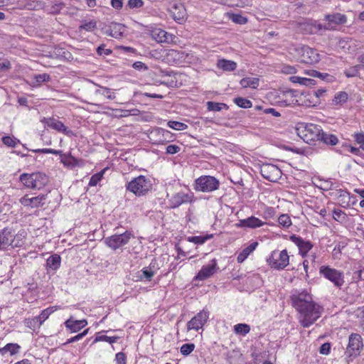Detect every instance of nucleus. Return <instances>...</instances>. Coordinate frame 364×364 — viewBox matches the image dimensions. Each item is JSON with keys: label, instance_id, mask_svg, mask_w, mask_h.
<instances>
[{"label": "nucleus", "instance_id": "35", "mask_svg": "<svg viewBox=\"0 0 364 364\" xmlns=\"http://www.w3.org/2000/svg\"><path fill=\"white\" fill-rule=\"evenodd\" d=\"M234 102L240 107L250 108L252 103L250 100L243 97H236L234 99Z\"/></svg>", "mask_w": 364, "mask_h": 364}, {"label": "nucleus", "instance_id": "19", "mask_svg": "<svg viewBox=\"0 0 364 364\" xmlns=\"http://www.w3.org/2000/svg\"><path fill=\"white\" fill-rule=\"evenodd\" d=\"M41 122H44L48 127L55 129L65 134L69 135L70 134L72 133V132L69 130L63 124V122L54 118H43V119H42Z\"/></svg>", "mask_w": 364, "mask_h": 364}, {"label": "nucleus", "instance_id": "31", "mask_svg": "<svg viewBox=\"0 0 364 364\" xmlns=\"http://www.w3.org/2000/svg\"><path fill=\"white\" fill-rule=\"evenodd\" d=\"M20 349V346L16 343H8L4 347L0 348V354L4 355L7 352H10L11 355L16 354Z\"/></svg>", "mask_w": 364, "mask_h": 364}, {"label": "nucleus", "instance_id": "14", "mask_svg": "<svg viewBox=\"0 0 364 364\" xmlns=\"http://www.w3.org/2000/svg\"><path fill=\"white\" fill-rule=\"evenodd\" d=\"M194 195L192 192L183 193L178 192L169 199V205L172 208H176L183 203H191L193 200Z\"/></svg>", "mask_w": 364, "mask_h": 364}, {"label": "nucleus", "instance_id": "36", "mask_svg": "<svg viewBox=\"0 0 364 364\" xmlns=\"http://www.w3.org/2000/svg\"><path fill=\"white\" fill-rule=\"evenodd\" d=\"M119 339V337L118 336H105V335H102V336H97L93 341V343H97L98 341H106V342H108L109 343H116L117 341V340Z\"/></svg>", "mask_w": 364, "mask_h": 364}, {"label": "nucleus", "instance_id": "43", "mask_svg": "<svg viewBox=\"0 0 364 364\" xmlns=\"http://www.w3.org/2000/svg\"><path fill=\"white\" fill-rule=\"evenodd\" d=\"M96 21H85L82 22V24L80 26L79 28L80 30H85L87 31H92L96 28Z\"/></svg>", "mask_w": 364, "mask_h": 364}, {"label": "nucleus", "instance_id": "39", "mask_svg": "<svg viewBox=\"0 0 364 364\" xmlns=\"http://www.w3.org/2000/svg\"><path fill=\"white\" fill-rule=\"evenodd\" d=\"M195 349L193 343H185L180 349L181 353L185 356L190 355Z\"/></svg>", "mask_w": 364, "mask_h": 364}, {"label": "nucleus", "instance_id": "47", "mask_svg": "<svg viewBox=\"0 0 364 364\" xmlns=\"http://www.w3.org/2000/svg\"><path fill=\"white\" fill-rule=\"evenodd\" d=\"M360 66L355 65L345 70L344 74L348 77H355L358 74Z\"/></svg>", "mask_w": 364, "mask_h": 364}, {"label": "nucleus", "instance_id": "62", "mask_svg": "<svg viewBox=\"0 0 364 364\" xmlns=\"http://www.w3.org/2000/svg\"><path fill=\"white\" fill-rule=\"evenodd\" d=\"M111 5L116 9H119L123 6V0H111Z\"/></svg>", "mask_w": 364, "mask_h": 364}, {"label": "nucleus", "instance_id": "50", "mask_svg": "<svg viewBox=\"0 0 364 364\" xmlns=\"http://www.w3.org/2000/svg\"><path fill=\"white\" fill-rule=\"evenodd\" d=\"M144 1L142 0H129L128 6L130 9H138L142 7Z\"/></svg>", "mask_w": 364, "mask_h": 364}, {"label": "nucleus", "instance_id": "6", "mask_svg": "<svg viewBox=\"0 0 364 364\" xmlns=\"http://www.w3.org/2000/svg\"><path fill=\"white\" fill-rule=\"evenodd\" d=\"M219 181L211 176H201L195 181V190L201 192H212L218 190Z\"/></svg>", "mask_w": 364, "mask_h": 364}, {"label": "nucleus", "instance_id": "9", "mask_svg": "<svg viewBox=\"0 0 364 364\" xmlns=\"http://www.w3.org/2000/svg\"><path fill=\"white\" fill-rule=\"evenodd\" d=\"M23 242L17 237H14L11 228H4L0 231V250H5L9 246L18 247Z\"/></svg>", "mask_w": 364, "mask_h": 364}, {"label": "nucleus", "instance_id": "24", "mask_svg": "<svg viewBox=\"0 0 364 364\" xmlns=\"http://www.w3.org/2000/svg\"><path fill=\"white\" fill-rule=\"evenodd\" d=\"M217 68L223 71H234L237 68V63L233 60L219 59L217 62Z\"/></svg>", "mask_w": 364, "mask_h": 364}, {"label": "nucleus", "instance_id": "38", "mask_svg": "<svg viewBox=\"0 0 364 364\" xmlns=\"http://www.w3.org/2000/svg\"><path fill=\"white\" fill-rule=\"evenodd\" d=\"M168 126L171 129L178 131L185 130L188 127L186 124L176 121H169L168 122Z\"/></svg>", "mask_w": 364, "mask_h": 364}, {"label": "nucleus", "instance_id": "1", "mask_svg": "<svg viewBox=\"0 0 364 364\" xmlns=\"http://www.w3.org/2000/svg\"><path fill=\"white\" fill-rule=\"evenodd\" d=\"M292 306L299 312L301 326L308 328L321 317L323 308L313 301L311 294L307 291H295L291 296Z\"/></svg>", "mask_w": 364, "mask_h": 364}, {"label": "nucleus", "instance_id": "23", "mask_svg": "<svg viewBox=\"0 0 364 364\" xmlns=\"http://www.w3.org/2000/svg\"><path fill=\"white\" fill-rule=\"evenodd\" d=\"M58 309L57 306H50L44 310H43L41 314L38 316H36L33 318V322L38 323V327H40L43 324V323L49 317V316L56 311Z\"/></svg>", "mask_w": 364, "mask_h": 364}, {"label": "nucleus", "instance_id": "27", "mask_svg": "<svg viewBox=\"0 0 364 364\" xmlns=\"http://www.w3.org/2000/svg\"><path fill=\"white\" fill-rule=\"evenodd\" d=\"M325 19L328 22L333 23L335 24H343L347 21L346 16L340 13L328 14L325 16Z\"/></svg>", "mask_w": 364, "mask_h": 364}, {"label": "nucleus", "instance_id": "11", "mask_svg": "<svg viewBox=\"0 0 364 364\" xmlns=\"http://www.w3.org/2000/svg\"><path fill=\"white\" fill-rule=\"evenodd\" d=\"M260 173L264 178L272 182H276L282 177L281 170L271 164H262L260 167Z\"/></svg>", "mask_w": 364, "mask_h": 364}, {"label": "nucleus", "instance_id": "28", "mask_svg": "<svg viewBox=\"0 0 364 364\" xmlns=\"http://www.w3.org/2000/svg\"><path fill=\"white\" fill-rule=\"evenodd\" d=\"M152 38L159 43L168 42L169 34L161 29H155L151 32Z\"/></svg>", "mask_w": 364, "mask_h": 364}, {"label": "nucleus", "instance_id": "44", "mask_svg": "<svg viewBox=\"0 0 364 364\" xmlns=\"http://www.w3.org/2000/svg\"><path fill=\"white\" fill-rule=\"evenodd\" d=\"M96 94L106 95L107 99L114 100L115 98L114 94L111 93L110 89L108 87H100V89H98L95 91Z\"/></svg>", "mask_w": 364, "mask_h": 364}, {"label": "nucleus", "instance_id": "48", "mask_svg": "<svg viewBox=\"0 0 364 364\" xmlns=\"http://www.w3.org/2000/svg\"><path fill=\"white\" fill-rule=\"evenodd\" d=\"M348 100V94L346 92H340L335 95L334 101L336 103H342Z\"/></svg>", "mask_w": 364, "mask_h": 364}, {"label": "nucleus", "instance_id": "2", "mask_svg": "<svg viewBox=\"0 0 364 364\" xmlns=\"http://www.w3.org/2000/svg\"><path fill=\"white\" fill-rule=\"evenodd\" d=\"M295 129L296 134L309 144L318 141L322 130L318 125L306 123L298 124Z\"/></svg>", "mask_w": 364, "mask_h": 364}, {"label": "nucleus", "instance_id": "17", "mask_svg": "<svg viewBox=\"0 0 364 364\" xmlns=\"http://www.w3.org/2000/svg\"><path fill=\"white\" fill-rule=\"evenodd\" d=\"M290 240L299 247V253L302 257H305L308 252L313 247V245L311 242L304 240L303 238L296 235H291Z\"/></svg>", "mask_w": 364, "mask_h": 364}, {"label": "nucleus", "instance_id": "51", "mask_svg": "<svg viewBox=\"0 0 364 364\" xmlns=\"http://www.w3.org/2000/svg\"><path fill=\"white\" fill-rule=\"evenodd\" d=\"M32 151L41 154H53L55 155L59 154L61 152L60 151H58L53 149H38L32 150Z\"/></svg>", "mask_w": 364, "mask_h": 364}, {"label": "nucleus", "instance_id": "26", "mask_svg": "<svg viewBox=\"0 0 364 364\" xmlns=\"http://www.w3.org/2000/svg\"><path fill=\"white\" fill-rule=\"evenodd\" d=\"M258 245L257 242H254L251 243L249 246L245 247L237 256V261L239 263L243 262L245 259L249 256V255L252 252L257 246Z\"/></svg>", "mask_w": 364, "mask_h": 364}, {"label": "nucleus", "instance_id": "46", "mask_svg": "<svg viewBox=\"0 0 364 364\" xmlns=\"http://www.w3.org/2000/svg\"><path fill=\"white\" fill-rule=\"evenodd\" d=\"M336 196H338V198H341L343 203L348 205L350 199V193L348 191L341 189L336 190Z\"/></svg>", "mask_w": 364, "mask_h": 364}, {"label": "nucleus", "instance_id": "13", "mask_svg": "<svg viewBox=\"0 0 364 364\" xmlns=\"http://www.w3.org/2000/svg\"><path fill=\"white\" fill-rule=\"evenodd\" d=\"M208 316L209 312L208 311L203 309V311H200L188 322V330H199L206 323Z\"/></svg>", "mask_w": 364, "mask_h": 364}, {"label": "nucleus", "instance_id": "56", "mask_svg": "<svg viewBox=\"0 0 364 364\" xmlns=\"http://www.w3.org/2000/svg\"><path fill=\"white\" fill-rule=\"evenodd\" d=\"M289 80L293 83H299L300 85H305V83L306 82V77H301L298 76H291L289 77Z\"/></svg>", "mask_w": 364, "mask_h": 364}, {"label": "nucleus", "instance_id": "52", "mask_svg": "<svg viewBox=\"0 0 364 364\" xmlns=\"http://www.w3.org/2000/svg\"><path fill=\"white\" fill-rule=\"evenodd\" d=\"M88 330H89V329H86V330H85L82 333H79V334L76 335L75 336H73V337H72V338H69V339L67 341L66 343H74V342H75V341H77L80 340V339H81V338H82L85 336H86V335H87V332H88Z\"/></svg>", "mask_w": 364, "mask_h": 364}, {"label": "nucleus", "instance_id": "41", "mask_svg": "<svg viewBox=\"0 0 364 364\" xmlns=\"http://www.w3.org/2000/svg\"><path fill=\"white\" fill-rule=\"evenodd\" d=\"M41 6V2L37 0H29L23 6V8L28 10H36Z\"/></svg>", "mask_w": 364, "mask_h": 364}, {"label": "nucleus", "instance_id": "29", "mask_svg": "<svg viewBox=\"0 0 364 364\" xmlns=\"http://www.w3.org/2000/svg\"><path fill=\"white\" fill-rule=\"evenodd\" d=\"M60 257L58 255H53L47 259V267L53 270H56L60 265Z\"/></svg>", "mask_w": 364, "mask_h": 364}, {"label": "nucleus", "instance_id": "10", "mask_svg": "<svg viewBox=\"0 0 364 364\" xmlns=\"http://www.w3.org/2000/svg\"><path fill=\"white\" fill-rule=\"evenodd\" d=\"M319 272L337 287L340 288L344 284L343 273L336 269L331 268L328 266H321Z\"/></svg>", "mask_w": 364, "mask_h": 364}, {"label": "nucleus", "instance_id": "21", "mask_svg": "<svg viewBox=\"0 0 364 364\" xmlns=\"http://www.w3.org/2000/svg\"><path fill=\"white\" fill-rule=\"evenodd\" d=\"M87 322L85 319L82 320H73V317H70L65 322V326L67 328H68L72 333H75L81 330L85 326H87Z\"/></svg>", "mask_w": 364, "mask_h": 364}, {"label": "nucleus", "instance_id": "30", "mask_svg": "<svg viewBox=\"0 0 364 364\" xmlns=\"http://www.w3.org/2000/svg\"><path fill=\"white\" fill-rule=\"evenodd\" d=\"M240 85L244 87L257 88L259 85V79L257 77H244L240 82Z\"/></svg>", "mask_w": 364, "mask_h": 364}, {"label": "nucleus", "instance_id": "58", "mask_svg": "<svg viewBox=\"0 0 364 364\" xmlns=\"http://www.w3.org/2000/svg\"><path fill=\"white\" fill-rule=\"evenodd\" d=\"M232 21L240 23V24H243L247 22L246 18H245L240 15H237V14H233L232 17Z\"/></svg>", "mask_w": 364, "mask_h": 364}, {"label": "nucleus", "instance_id": "15", "mask_svg": "<svg viewBox=\"0 0 364 364\" xmlns=\"http://www.w3.org/2000/svg\"><path fill=\"white\" fill-rule=\"evenodd\" d=\"M168 11L174 21L179 23L184 22L187 18L186 10L183 4L180 2H176L171 4L168 9Z\"/></svg>", "mask_w": 364, "mask_h": 364}, {"label": "nucleus", "instance_id": "12", "mask_svg": "<svg viewBox=\"0 0 364 364\" xmlns=\"http://www.w3.org/2000/svg\"><path fill=\"white\" fill-rule=\"evenodd\" d=\"M363 348V339L360 335L352 333L349 336V342L346 348V353L350 357H355L360 353Z\"/></svg>", "mask_w": 364, "mask_h": 364}, {"label": "nucleus", "instance_id": "59", "mask_svg": "<svg viewBox=\"0 0 364 364\" xmlns=\"http://www.w3.org/2000/svg\"><path fill=\"white\" fill-rule=\"evenodd\" d=\"M132 67L137 70H146L148 67L142 62L137 61L133 63Z\"/></svg>", "mask_w": 364, "mask_h": 364}, {"label": "nucleus", "instance_id": "22", "mask_svg": "<svg viewBox=\"0 0 364 364\" xmlns=\"http://www.w3.org/2000/svg\"><path fill=\"white\" fill-rule=\"evenodd\" d=\"M124 31V27L120 23H112L105 33L113 38H120Z\"/></svg>", "mask_w": 364, "mask_h": 364}, {"label": "nucleus", "instance_id": "25", "mask_svg": "<svg viewBox=\"0 0 364 364\" xmlns=\"http://www.w3.org/2000/svg\"><path fill=\"white\" fill-rule=\"evenodd\" d=\"M318 141H323L327 145L334 146L338 144V139L336 135L324 132L321 130V134Z\"/></svg>", "mask_w": 364, "mask_h": 364}, {"label": "nucleus", "instance_id": "55", "mask_svg": "<svg viewBox=\"0 0 364 364\" xmlns=\"http://www.w3.org/2000/svg\"><path fill=\"white\" fill-rule=\"evenodd\" d=\"M331 350V345L329 343H325L321 345L319 353L323 355H328Z\"/></svg>", "mask_w": 364, "mask_h": 364}, {"label": "nucleus", "instance_id": "4", "mask_svg": "<svg viewBox=\"0 0 364 364\" xmlns=\"http://www.w3.org/2000/svg\"><path fill=\"white\" fill-rule=\"evenodd\" d=\"M126 187L136 196H141L145 195L151 188V183L145 176H139L129 182Z\"/></svg>", "mask_w": 364, "mask_h": 364}, {"label": "nucleus", "instance_id": "61", "mask_svg": "<svg viewBox=\"0 0 364 364\" xmlns=\"http://www.w3.org/2000/svg\"><path fill=\"white\" fill-rule=\"evenodd\" d=\"M346 214L339 209H336L333 210V218L335 220H339L341 218H344Z\"/></svg>", "mask_w": 364, "mask_h": 364}, {"label": "nucleus", "instance_id": "37", "mask_svg": "<svg viewBox=\"0 0 364 364\" xmlns=\"http://www.w3.org/2000/svg\"><path fill=\"white\" fill-rule=\"evenodd\" d=\"M306 73L311 77H318L321 78V80H328V77H332V76H331L328 73H322L314 70H307L306 71Z\"/></svg>", "mask_w": 364, "mask_h": 364}, {"label": "nucleus", "instance_id": "42", "mask_svg": "<svg viewBox=\"0 0 364 364\" xmlns=\"http://www.w3.org/2000/svg\"><path fill=\"white\" fill-rule=\"evenodd\" d=\"M2 141L4 144L9 147H15L17 143L20 142L18 139L11 137L9 136H4L2 138Z\"/></svg>", "mask_w": 364, "mask_h": 364}, {"label": "nucleus", "instance_id": "34", "mask_svg": "<svg viewBox=\"0 0 364 364\" xmlns=\"http://www.w3.org/2000/svg\"><path fill=\"white\" fill-rule=\"evenodd\" d=\"M213 237V235H206L205 236H191L188 237V241L195 244L201 245L205 241Z\"/></svg>", "mask_w": 364, "mask_h": 364}, {"label": "nucleus", "instance_id": "57", "mask_svg": "<svg viewBox=\"0 0 364 364\" xmlns=\"http://www.w3.org/2000/svg\"><path fill=\"white\" fill-rule=\"evenodd\" d=\"M180 151V147L175 144L168 145L166 147V153L169 154H174Z\"/></svg>", "mask_w": 364, "mask_h": 364}, {"label": "nucleus", "instance_id": "54", "mask_svg": "<svg viewBox=\"0 0 364 364\" xmlns=\"http://www.w3.org/2000/svg\"><path fill=\"white\" fill-rule=\"evenodd\" d=\"M126 355L122 352L117 353L115 355V360L117 364H126Z\"/></svg>", "mask_w": 364, "mask_h": 364}, {"label": "nucleus", "instance_id": "40", "mask_svg": "<svg viewBox=\"0 0 364 364\" xmlns=\"http://www.w3.org/2000/svg\"><path fill=\"white\" fill-rule=\"evenodd\" d=\"M278 223L284 228H289L291 225V220L287 214L281 215L278 218Z\"/></svg>", "mask_w": 364, "mask_h": 364}, {"label": "nucleus", "instance_id": "7", "mask_svg": "<svg viewBox=\"0 0 364 364\" xmlns=\"http://www.w3.org/2000/svg\"><path fill=\"white\" fill-rule=\"evenodd\" d=\"M289 257L286 250L282 251L274 250L267 262L272 268L283 269L289 264Z\"/></svg>", "mask_w": 364, "mask_h": 364}, {"label": "nucleus", "instance_id": "32", "mask_svg": "<svg viewBox=\"0 0 364 364\" xmlns=\"http://www.w3.org/2000/svg\"><path fill=\"white\" fill-rule=\"evenodd\" d=\"M207 109L209 111L220 112L223 109H228V106L225 103L215 102L209 101L207 102Z\"/></svg>", "mask_w": 364, "mask_h": 364}, {"label": "nucleus", "instance_id": "18", "mask_svg": "<svg viewBox=\"0 0 364 364\" xmlns=\"http://www.w3.org/2000/svg\"><path fill=\"white\" fill-rule=\"evenodd\" d=\"M264 224L265 223L262 222L260 219L255 216H250L246 219L240 220L236 226L237 228L255 229L262 227Z\"/></svg>", "mask_w": 364, "mask_h": 364}, {"label": "nucleus", "instance_id": "60", "mask_svg": "<svg viewBox=\"0 0 364 364\" xmlns=\"http://www.w3.org/2000/svg\"><path fill=\"white\" fill-rule=\"evenodd\" d=\"M97 53L99 55H102L103 54L106 55H109L112 51L110 49H105V46L104 45H100L97 48Z\"/></svg>", "mask_w": 364, "mask_h": 364}, {"label": "nucleus", "instance_id": "33", "mask_svg": "<svg viewBox=\"0 0 364 364\" xmlns=\"http://www.w3.org/2000/svg\"><path fill=\"white\" fill-rule=\"evenodd\" d=\"M234 331L236 334L245 336L250 331V326L246 323H238L234 326Z\"/></svg>", "mask_w": 364, "mask_h": 364}, {"label": "nucleus", "instance_id": "63", "mask_svg": "<svg viewBox=\"0 0 364 364\" xmlns=\"http://www.w3.org/2000/svg\"><path fill=\"white\" fill-rule=\"evenodd\" d=\"M355 140L358 144H363L364 143V133H357L355 134Z\"/></svg>", "mask_w": 364, "mask_h": 364}, {"label": "nucleus", "instance_id": "45", "mask_svg": "<svg viewBox=\"0 0 364 364\" xmlns=\"http://www.w3.org/2000/svg\"><path fill=\"white\" fill-rule=\"evenodd\" d=\"M105 171V170L104 169L102 171H100L96 174H94L90 180L89 185L90 186H96L102 178V176H103Z\"/></svg>", "mask_w": 364, "mask_h": 364}, {"label": "nucleus", "instance_id": "8", "mask_svg": "<svg viewBox=\"0 0 364 364\" xmlns=\"http://www.w3.org/2000/svg\"><path fill=\"white\" fill-rule=\"evenodd\" d=\"M133 235L131 232L126 231L122 234H115L105 239V244L111 249H117L127 245Z\"/></svg>", "mask_w": 364, "mask_h": 364}, {"label": "nucleus", "instance_id": "3", "mask_svg": "<svg viewBox=\"0 0 364 364\" xmlns=\"http://www.w3.org/2000/svg\"><path fill=\"white\" fill-rule=\"evenodd\" d=\"M19 180L26 188L38 190L43 188L49 181L48 177L42 172L22 173Z\"/></svg>", "mask_w": 364, "mask_h": 364}, {"label": "nucleus", "instance_id": "49", "mask_svg": "<svg viewBox=\"0 0 364 364\" xmlns=\"http://www.w3.org/2000/svg\"><path fill=\"white\" fill-rule=\"evenodd\" d=\"M142 274L141 276V279H146L147 280H151L152 277L154 274V272L149 268V267H145L142 270Z\"/></svg>", "mask_w": 364, "mask_h": 364}, {"label": "nucleus", "instance_id": "5", "mask_svg": "<svg viewBox=\"0 0 364 364\" xmlns=\"http://www.w3.org/2000/svg\"><path fill=\"white\" fill-rule=\"evenodd\" d=\"M296 51L298 55V60L300 63L315 64L318 63L321 60L318 53L309 46H302L297 47Z\"/></svg>", "mask_w": 364, "mask_h": 364}, {"label": "nucleus", "instance_id": "16", "mask_svg": "<svg viewBox=\"0 0 364 364\" xmlns=\"http://www.w3.org/2000/svg\"><path fill=\"white\" fill-rule=\"evenodd\" d=\"M45 195H39L32 198H30L28 195H25L20 199V203L26 207L34 208L43 206L45 204Z\"/></svg>", "mask_w": 364, "mask_h": 364}, {"label": "nucleus", "instance_id": "64", "mask_svg": "<svg viewBox=\"0 0 364 364\" xmlns=\"http://www.w3.org/2000/svg\"><path fill=\"white\" fill-rule=\"evenodd\" d=\"M167 55H168V57H171L173 59H176V58L179 57L180 53H179L178 51H177L176 50H171L168 51Z\"/></svg>", "mask_w": 364, "mask_h": 364}, {"label": "nucleus", "instance_id": "20", "mask_svg": "<svg viewBox=\"0 0 364 364\" xmlns=\"http://www.w3.org/2000/svg\"><path fill=\"white\" fill-rule=\"evenodd\" d=\"M217 263L216 260L214 259L211 261L210 264H208L203 266L202 269L199 271V272L196 276V279L198 280H205L210 277L213 274L215 269L216 268Z\"/></svg>", "mask_w": 364, "mask_h": 364}, {"label": "nucleus", "instance_id": "53", "mask_svg": "<svg viewBox=\"0 0 364 364\" xmlns=\"http://www.w3.org/2000/svg\"><path fill=\"white\" fill-rule=\"evenodd\" d=\"M35 79L37 82L41 83V82L49 81L50 79V77L48 74L43 73V74H39V75H36Z\"/></svg>", "mask_w": 364, "mask_h": 364}]
</instances>
